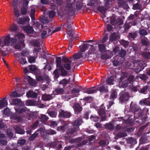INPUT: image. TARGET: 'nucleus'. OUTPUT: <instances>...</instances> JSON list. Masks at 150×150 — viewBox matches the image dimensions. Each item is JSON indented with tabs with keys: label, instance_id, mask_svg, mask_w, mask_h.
I'll return each instance as SVG.
<instances>
[{
	"label": "nucleus",
	"instance_id": "obj_6",
	"mask_svg": "<svg viewBox=\"0 0 150 150\" xmlns=\"http://www.w3.org/2000/svg\"><path fill=\"white\" fill-rule=\"evenodd\" d=\"M89 46H91L90 50L89 51V54H93L94 53V51L95 50V48H94V47L88 44H84L81 48V50L82 52H83L87 49V47H88Z\"/></svg>",
	"mask_w": 150,
	"mask_h": 150
},
{
	"label": "nucleus",
	"instance_id": "obj_18",
	"mask_svg": "<svg viewBox=\"0 0 150 150\" xmlns=\"http://www.w3.org/2000/svg\"><path fill=\"white\" fill-rule=\"evenodd\" d=\"M26 96L28 98H35L37 96V94L33 91H30L27 93Z\"/></svg>",
	"mask_w": 150,
	"mask_h": 150
},
{
	"label": "nucleus",
	"instance_id": "obj_26",
	"mask_svg": "<svg viewBox=\"0 0 150 150\" xmlns=\"http://www.w3.org/2000/svg\"><path fill=\"white\" fill-rule=\"evenodd\" d=\"M117 96V93L116 91L113 90L112 91L110 98L112 99H114L116 98Z\"/></svg>",
	"mask_w": 150,
	"mask_h": 150
},
{
	"label": "nucleus",
	"instance_id": "obj_36",
	"mask_svg": "<svg viewBox=\"0 0 150 150\" xmlns=\"http://www.w3.org/2000/svg\"><path fill=\"white\" fill-rule=\"evenodd\" d=\"M140 34L141 35H145L147 34V32L146 30L144 29H142L140 30L139 32Z\"/></svg>",
	"mask_w": 150,
	"mask_h": 150
},
{
	"label": "nucleus",
	"instance_id": "obj_47",
	"mask_svg": "<svg viewBox=\"0 0 150 150\" xmlns=\"http://www.w3.org/2000/svg\"><path fill=\"white\" fill-rule=\"evenodd\" d=\"M150 54L149 52H144L142 54V56L145 58H147Z\"/></svg>",
	"mask_w": 150,
	"mask_h": 150
},
{
	"label": "nucleus",
	"instance_id": "obj_13",
	"mask_svg": "<svg viewBox=\"0 0 150 150\" xmlns=\"http://www.w3.org/2000/svg\"><path fill=\"white\" fill-rule=\"evenodd\" d=\"M119 38V35L117 33H113L110 37L109 39L111 41L117 40Z\"/></svg>",
	"mask_w": 150,
	"mask_h": 150
},
{
	"label": "nucleus",
	"instance_id": "obj_7",
	"mask_svg": "<svg viewBox=\"0 0 150 150\" xmlns=\"http://www.w3.org/2000/svg\"><path fill=\"white\" fill-rule=\"evenodd\" d=\"M30 19L28 17H25L19 18L17 20L18 23L19 24L24 25L26 22L29 21Z\"/></svg>",
	"mask_w": 150,
	"mask_h": 150
},
{
	"label": "nucleus",
	"instance_id": "obj_52",
	"mask_svg": "<svg viewBox=\"0 0 150 150\" xmlns=\"http://www.w3.org/2000/svg\"><path fill=\"white\" fill-rule=\"evenodd\" d=\"M110 23L112 25H115L116 23L114 17H113L111 18Z\"/></svg>",
	"mask_w": 150,
	"mask_h": 150
},
{
	"label": "nucleus",
	"instance_id": "obj_2",
	"mask_svg": "<svg viewBox=\"0 0 150 150\" xmlns=\"http://www.w3.org/2000/svg\"><path fill=\"white\" fill-rule=\"evenodd\" d=\"M64 62L63 67V66L61 65V58L59 57H57L56 61L57 67V68L60 70L62 75L66 76L67 74V72L64 68L67 70H70L71 67V61L70 59L66 58L64 59Z\"/></svg>",
	"mask_w": 150,
	"mask_h": 150
},
{
	"label": "nucleus",
	"instance_id": "obj_37",
	"mask_svg": "<svg viewBox=\"0 0 150 150\" xmlns=\"http://www.w3.org/2000/svg\"><path fill=\"white\" fill-rule=\"evenodd\" d=\"M27 8L26 7H23L21 10V12L22 14L25 15L27 13Z\"/></svg>",
	"mask_w": 150,
	"mask_h": 150
},
{
	"label": "nucleus",
	"instance_id": "obj_32",
	"mask_svg": "<svg viewBox=\"0 0 150 150\" xmlns=\"http://www.w3.org/2000/svg\"><path fill=\"white\" fill-rule=\"evenodd\" d=\"M81 53H79L75 54L73 56V57L76 59H78L81 57Z\"/></svg>",
	"mask_w": 150,
	"mask_h": 150
},
{
	"label": "nucleus",
	"instance_id": "obj_42",
	"mask_svg": "<svg viewBox=\"0 0 150 150\" xmlns=\"http://www.w3.org/2000/svg\"><path fill=\"white\" fill-rule=\"evenodd\" d=\"M25 142V141L24 139H21L18 140V144L20 145H23L24 144Z\"/></svg>",
	"mask_w": 150,
	"mask_h": 150
},
{
	"label": "nucleus",
	"instance_id": "obj_16",
	"mask_svg": "<svg viewBox=\"0 0 150 150\" xmlns=\"http://www.w3.org/2000/svg\"><path fill=\"white\" fill-rule=\"evenodd\" d=\"M51 30H52L50 29H46V30L43 31L41 34L42 37V38L46 37L47 33L49 35H50V33Z\"/></svg>",
	"mask_w": 150,
	"mask_h": 150
},
{
	"label": "nucleus",
	"instance_id": "obj_53",
	"mask_svg": "<svg viewBox=\"0 0 150 150\" xmlns=\"http://www.w3.org/2000/svg\"><path fill=\"white\" fill-rule=\"evenodd\" d=\"M57 124L55 121H52L51 123L50 126L51 127H54L57 126Z\"/></svg>",
	"mask_w": 150,
	"mask_h": 150
},
{
	"label": "nucleus",
	"instance_id": "obj_30",
	"mask_svg": "<svg viewBox=\"0 0 150 150\" xmlns=\"http://www.w3.org/2000/svg\"><path fill=\"white\" fill-rule=\"evenodd\" d=\"M90 119L91 120L96 122L98 120L99 118L96 115H94L91 116Z\"/></svg>",
	"mask_w": 150,
	"mask_h": 150
},
{
	"label": "nucleus",
	"instance_id": "obj_46",
	"mask_svg": "<svg viewBox=\"0 0 150 150\" xmlns=\"http://www.w3.org/2000/svg\"><path fill=\"white\" fill-rule=\"evenodd\" d=\"M29 67H30V69L31 71H34L36 69V68L34 65H30L29 66Z\"/></svg>",
	"mask_w": 150,
	"mask_h": 150
},
{
	"label": "nucleus",
	"instance_id": "obj_38",
	"mask_svg": "<svg viewBox=\"0 0 150 150\" xmlns=\"http://www.w3.org/2000/svg\"><path fill=\"white\" fill-rule=\"evenodd\" d=\"M105 127L109 129H111L113 128V125L110 123H108L105 125Z\"/></svg>",
	"mask_w": 150,
	"mask_h": 150
},
{
	"label": "nucleus",
	"instance_id": "obj_59",
	"mask_svg": "<svg viewBox=\"0 0 150 150\" xmlns=\"http://www.w3.org/2000/svg\"><path fill=\"white\" fill-rule=\"evenodd\" d=\"M147 89V87H145L141 90V93H144L146 90Z\"/></svg>",
	"mask_w": 150,
	"mask_h": 150
},
{
	"label": "nucleus",
	"instance_id": "obj_14",
	"mask_svg": "<svg viewBox=\"0 0 150 150\" xmlns=\"http://www.w3.org/2000/svg\"><path fill=\"white\" fill-rule=\"evenodd\" d=\"M8 103L6 100V98H5L2 100H0V108L6 106L7 105Z\"/></svg>",
	"mask_w": 150,
	"mask_h": 150
},
{
	"label": "nucleus",
	"instance_id": "obj_10",
	"mask_svg": "<svg viewBox=\"0 0 150 150\" xmlns=\"http://www.w3.org/2000/svg\"><path fill=\"white\" fill-rule=\"evenodd\" d=\"M98 113L99 115L101 117L102 120H105L106 117L105 115L104 108L103 106H102L101 108H100L98 111Z\"/></svg>",
	"mask_w": 150,
	"mask_h": 150
},
{
	"label": "nucleus",
	"instance_id": "obj_21",
	"mask_svg": "<svg viewBox=\"0 0 150 150\" xmlns=\"http://www.w3.org/2000/svg\"><path fill=\"white\" fill-rule=\"evenodd\" d=\"M81 118H80L79 120H75L73 124L74 126H75L76 127L77 129L78 128L79 126L81 125Z\"/></svg>",
	"mask_w": 150,
	"mask_h": 150
},
{
	"label": "nucleus",
	"instance_id": "obj_1",
	"mask_svg": "<svg viewBox=\"0 0 150 150\" xmlns=\"http://www.w3.org/2000/svg\"><path fill=\"white\" fill-rule=\"evenodd\" d=\"M25 35L22 33H19L16 34L13 38L11 39V42L16 49H20L25 47L23 39Z\"/></svg>",
	"mask_w": 150,
	"mask_h": 150
},
{
	"label": "nucleus",
	"instance_id": "obj_31",
	"mask_svg": "<svg viewBox=\"0 0 150 150\" xmlns=\"http://www.w3.org/2000/svg\"><path fill=\"white\" fill-rule=\"evenodd\" d=\"M39 131V130L35 132V133L32 135L29 138V139L30 140H33L38 135V132Z\"/></svg>",
	"mask_w": 150,
	"mask_h": 150
},
{
	"label": "nucleus",
	"instance_id": "obj_20",
	"mask_svg": "<svg viewBox=\"0 0 150 150\" xmlns=\"http://www.w3.org/2000/svg\"><path fill=\"white\" fill-rule=\"evenodd\" d=\"M14 128L16 132L17 133L21 134H23L25 133V131L18 127L15 126L14 127Z\"/></svg>",
	"mask_w": 150,
	"mask_h": 150
},
{
	"label": "nucleus",
	"instance_id": "obj_55",
	"mask_svg": "<svg viewBox=\"0 0 150 150\" xmlns=\"http://www.w3.org/2000/svg\"><path fill=\"white\" fill-rule=\"evenodd\" d=\"M54 76L55 77L57 78L59 76V75L58 74L57 69H56L54 72Z\"/></svg>",
	"mask_w": 150,
	"mask_h": 150
},
{
	"label": "nucleus",
	"instance_id": "obj_44",
	"mask_svg": "<svg viewBox=\"0 0 150 150\" xmlns=\"http://www.w3.org/2000/svg\"><path fill=\"white\" fill-rule=\"evenodd\" d=\"M49 115L51 117H55L56 115L54 111H49L48 112Z\"/></svg>",
	"mask_w": 150,
	"mask_h": 150
},
{
	"label": "nucleus",
	"instance_id": "obj_60",
	"mask_svg": "<svg viewBox=\"0 0 150 150\" xmlns=\"http://www.w3.org/2000/svg\"><path fill=\"white\" fill-rule=\"evenodd\" d=\"M61 29V28L60 27H58L57 28H56L54 30L52 33H55L57 31H58L59 30Z\"/></svg>",
	"mask_w": 150,
	"mask_h": 150
},
{
	"label": "nucleus",
	"instance_id": "obj_34",
	"mask_svg": "<svg viewBox=\"0 0 150 150\" xmlns=\"http://www.w3.org/2000/svg\"><path fill=\"white\" fill-rule=\"evenodd\" d=\"M48 119V118L47 116L45 115H42L41 116V118H40V120L42 122H43L47 120Z\"/></svg>",
	"mask_w": 150,
	"mask_h": 150
},
{
	"label": "nucleus",
	"instance_id": "obj_43",
	"mask_svg": "<svg viewBox=\"0 0 150 150\" xmlns=\"http://www.w3.org/2000/svg\"><path fill=\"white\" fill-rule=\"evenodd\" d=\"M20 63L22 65L25 64L27 63V62L25 59L21 58L20 61Z\"/></svg>",
	"mask_w": 150,
	"mask_h": 150
},
{
	"label": "nucleus",
	"instance_id": "obj_22",
	"mask_svg": "<svg viewBox=\"0 0 150 150\" xmlns=\"http://www.w3.org/2000/svg\"><path fill=\"white\" fill-rule=\"evenodd\" d=\"M99 51L101 52H104L105 51V46L104 44H98Z\"/></svg>",
	"mask_w": 150,
	"mask_h": 150
},
{
	"label": "nucleus",
	"instance_id": "obj_33",
	"mask_svg": "<svg viewBox=\"0 0 150 150\" xmlns=\"http://www.w3.org/2000/svg\"><path fill=\"white\" fill-rule=\"evenodd\" d=\"M35 9L34 8H32L31 11L30 12V16L31 17V19L32 20H34L33 18L34 16L35 15Z\"/></svg>",
	"mask_w": 150,
	"mask_h": 150
},
{
	"label": "nucleus",
	"instance_id": "obj_40",
	"mask_svg": "<svg viewBox=\"0 0 150 150\" xmlns=\"http://www.w3.org/2000/svg\"><path fill=\"white\" fill-rule=\"evenodd\" d=\"M15 109L16 111L18 113H22L25 111V110L24 108L19 109L15 108Z\"/></svg>",
	"mask_w": 150,
	"mask_h": 150
},
{
	"label": "nucleus",
	"instance_id": "obj_19",
	"mask_svg": "<svg viewBox=\"0 0 150 150\" xmlns=\"http://www.w3.org/2000/svg\"><path fill=\"white\" fill-rule=\"evenodd\" d=\"M18 28V27L16 25L13 24V25H11L8 28V29L11 32L16 31Z\"/></svg>",
	"mask_w": 150,
	"mask_h": 150
},
{
	"label": "nucleus",
	"instance_id": "obj_17",
	"mask_svg": "<svg viewBox=\"0 0 150 150\" xmlns=\"http://www.w3.org/2000/svg\"><path fill=\"white\" fill-rule=\"evenodd\" d=\"M115 77L113 76L109 78L107 80V82L109 85H113L115 84Z\"/></svg>",
	"mask_w": 150,
	"mask_h": 150
},
{
	"label": "nucleus",
	"instance_id": "obj_58",
	"mask_svg": "<svg viewBox=\"0 0 150 150\" xmlns=\"http://www.w3.org/2000/svg\"><path fill=\"white\" fill-rule=\"evenodd\" d=\"M12 119L14 120H18V117L16 115H13L11 117Z\"/></svg>",
	"mask_w": 150,
	"mask_h": 150
},
{
	"label": "nucleus",
	"instance_id": "obj_62",
	"mask_svg": "<svg viewBox=\"0 0 150 150\" xmlns=\"http://www.w3.org/2000/svg\"><path fill=\"white\" fill-rule=\"evenodd\" d=\"M70 29H72L71 28V24H68L67 27V30H70Z\"/></svg>",
	"mask_w": 150,
	"mask_h": 150
},
{
	"label": "nucleus",
	"instance_id": "obj_15",
	"mask_svg": "<svg viewBox=\"0 0 150 150\" xmlns=\"http://www.w3.org/2000/svg\"><path fill=\"white\" fill-rule=\"evenodd\" d=\"M75 113H78L81 111V107L80 105L77 103H75L73 107Z\"/></svg>",
	"mask_w": 150,
	"mask_h": 150
},
{
	"label": "nucleus",
	"instance_id": "obj_27",
	"mask_svg": "<svg viewBox=\"0 0 150 150\" xmlns=\"http://www.w3.org/2000/svg\"><path fill=\"white\" fill-rule=\"evenodd\" d=\"M69 81V80L64 79L60 81L59 83L60 84H62L63 86H65L68 84Z\"/></svg>",
	"mask_w": 150,
	"mask_h": 150
},
{
	"label": "nucleus",
	"instance_id": "obj_50",
	"mask_svg": "<svg viewBox=\"0 0 150 150\" xmlns=\"http://www.w3.org/2000/svg\"><path fill=\"white\" fill-rule=\"evenodd\" d=\"M68 34L70 36H71L73 35V33L72 29H70L68 30H67Z\"/></svg>",
	"mask_w": 150,
	"mask_h": 150
},
{
	"label": "nucleus",
	"instance_id": "obj_11",
	"mask_svg": "<svg viewBox=\"0 0 150 150\" xmlns=\"http://www.w3.org/2000/svg\"><path fill=\"white\" fill-rule=\"evenodd\" d=\"M33 27L35 28L36 30H37V32L40 31L41 29L43 28L42 26V25H40V23L38 22L34 23Z\"/></svg>",
	"mask_w": 150,
	"mask_h": 150
},
{
	"label": "nucleus",
	"instance_id": "obj_23",
	"mask_svg": "<svg viewBox=\"0 0 150 150\" xmlns=\"http://www.w3.org/2000/svg\"><path fill=\"white\" fill-rule=\"evenodd\" d=\"M52 98V97L50 95L46 94L43 95L42 97V99L44 100H49Z\"/></svg>",
	"mask_w": 150,
	"mask_h": 150
},
{
	"label": "nucleus",
	"instance_id": "obj_25",
	"mask_svg": "<svg viewBox=\"0 0 150 150\" xmlns=\"http://www.w3.org/2000/svg\"><path fill=\"white\" fill-rule=\"evenodd\" d=\"M10 113V110L8 108L5 109L3 111V116L6 117L8 116Z\"/></svg>",
	"mask_w": 150,
	"mask_h": 150
},
{
	"label": "nucleus",
	"instance_id": "obj_4",
	"mask_svg": "<svg viewBox=\"0 0 150 150\" xmlns=\"http://www.w3.org/2000/svg\"><path fill=\"white\" fill-rule=\"evenodd\" d=\"M126 74H123L124 77L122 76L118 79V81L120 87H125L127 86L128 83L132 82L134 79V76H130L128 78L126 76Z\"/></svg>",
	"mask_w": 150,
	"mask_h": 150
},
{
	"label": "nucleus",
	"instance_id": "obj_48",
	"mask_svg": "<svg viewBox=\"0 0 150 150\" xmlns=\"http://www.w3.org/2000/svg\"><path fill=\"white\" fill-rule=\"evenodd\" d=\"M7 134L8 136L11 138L13 137V134L12 133V131L11 130H7Z\"/></svg>",
	"mask_w": 150,
	"mask_h": 150
},
{
	"label": "nucleus",
	"instance_id": "obj_3",
	"mask_svg": "<svg viewBox=\"0 0 150 150\" xmlns=\"http://www.w3.org/2000/svg\"><path fill=\"white\" fill-rule=\"evenodd\" d=\"M10 41V38L9 35L5 37L3 42H2L0 39V51L3 56H4L8 54V49L7 47L9 45Z\"/></svg>",
	"mask_w": 150,
	"mask_h": 150
},
{
	"label": "nucleus",
	"instance_id": "obj_61",
	"mask_svg": "<svg viewBox=\"0 0 150 150\" xmlns=\"http://www.w3.org/2000/svg\"><path fill=\"white\" fill-rule=\"evenodd\" d=\"M107 29L108 31H110L112 29V27L111 25H108L107 26Z\"/></svg>",
	"mask_w": 150,
	"mask_h": 150
},
{
	"label": "nucleus",
	"instance_id": "obj_54",
	"mask_svg": "<svg viewBox=\"0 0 150 150\" xmlns=\"http://www.w3.org/2000/svg\"><path fill=\"white\" fill-rule=\"evenodd\" d=\"M5 139H0V143L3 145H5L6 144V142L4 140Z\"/></svg>",
	"mask_w": 150,
	"mask_h": 150
},
{
	"label": "nucleus",
	"instance_id": "obj_5",
	"mask_svg": "<svg viewBox=\"0 0 150 150\" xmlns=\"http://www.w3.org/2000/svg\"><path fill=\"white\" fill-rule=\"evenodd\" d=\"M129 98V95L127 92L124 91L121 92L120 94V100L122 102L127 101Z\"/></svg>",
	"mask_w": 150,
	"mask_h": 150
},
{
	"label": "nucleus",
	"instance_id": "obj_28",
	"mask_svg": "<svg viewBox=\"0 0 150 150\" xmlns=\"http://www.w3.org/2000/svg\"><path fill=\"white\" fill-rule=\"evenodd\" d=\"M24 93L23 94L21 95L20 94H18V93L15 91H13L10 95V96L11 97L14 98L16 97H20L22 96Z\"/></svg>",
	"mask_w": 150,
	"mask_h": 150
},
{
	"label": "nucleus",
	"instance_id": "obj_8",
	"mask_svg": "<svg viewBox=\"0 0 150 150\" xmlns=\"http://www.w3.org/2000/svg\"><path fill=\"white\" fill-rule=\"evenodd\" d=\"M21 27L28 34H32L34 32V30L31 26H21Z\"/></svg>",
	"mask_w": 150,
	"mask_h": 150
},
{
	"label": "nucleus",
	"instance_id": "obj_29",
	"mask_svg": "<svg viewBox=\"0 0 150 150\" xmlns=\"http://www.w3.org/2000/svg\"><path fill=\"white\" fill-rule=\"evenodd\" d=\"M96 91V90L94 88H92L87 89L84 91V92L88 94H90L94 93Z\"/></svg>",
	"mask_w": 150,
	"mask_h": 150
},
{
	"label": "nucleus",
	"instance_id": "obj_35",
	"mask_svg": "<svg viewBox=\"0 0 150 150\" xmlns=\"http://www.w3.org/2000/svg\"><path fill=\"white\" fill-rule=\"evenodd\" d=\"M35 58L34 57L31 56L28 59V61L30 63H34L35 62Z\"/></svg>",
	"mask_w": 150,
	"mask_h": 150
},
{
	"label": "nucleus",
	"instance_id": "obj_51",
	"mask_svg": "<svg viewBox=\"0 0 150 150\" xmlns=\"http://www.w3.org/2000/svg\"><path fill=\"white\" fill-rule=\"evenodd\" d=\"M55 15V13L53 11H51L49 13V16L50 17L52 18Z\"/></svg>",
	"mask_w": 150,
	"mask_h": 150
},
{
	"label": "nucleus",
	"instance_id": "obj_56",
	"mask_svg": "<svg viewBox=\"0 0 150 150\" xmlns=\"http://www.w3.org/2000/svg\"><path fill=\"white\" fill-rule=\"evenodd\" d=\"M40 50V48H35V49L34 51V53L35 54V53H36V55H37L38 53L39 52V51Z\"/></svg>",
	"mask_w": 150,
	"mask_h": 150
},
{
	"label": "nucleus",
	"instance_id": "obj_45",
	"mask_svg": "<svg viewBox=\"0 0 150 150\" xmlns=\"http://www.w3.org/2000/svg\"><path fill=\"white\" fill-rule=\"evenodd\" d=\"M14 13L15 16L17 17H18L20 16V14L19 11L16 9H14Z\"/></svg>",
	"mask_w": 150,
	"mask_h": 150
},
{
	"label": "nucleus",
	"instance_id": "obj_24",
	"mask_svg": "<svg viewBox=\"0 0 150 150\" xmlns=\"http://www.w3.org/2000/svg\"><path fill=\"white\" fill-rule=\"evenodd\" d=\"M139 103L142 105H146L150 106V101H148L146 99L141 100L139 102Z\"/></svg>",
	"mask_w": 150,
	"mask_h": 150
},
{
	"label": "nucleus",
	"instance_id": "obj_9",
	"mask_svg": "<svg viewBox=\"0 0 150 150\" xmlns=\"http://www.w3.org/2000/svg\"><path fill=\"white\" fill-rule=\"evenodd\" d=\"M10 103L12 105H17L19 106L22 105L23 103L20 99H13L10 100Z\"/></svg>",
	"mask_w": 150,
	"mask_h": 150
},
{
	"label": "nucleus",
	"instance_id": "obj_12",
	"mask_svg": "<svg viewBox=\"0 0 150 150\" xmlns=\"http://www.w3.org/2000/svg\"><path fill=\"white\" fill-rule=\"evenodd\" d=\"M60 116L66 118L70 117L71 116V114L69 112H65L64 111H61L59 113Z\"/></svg>",
	"mask_w": 150,
	"mask_h": 150
},
{
	"label": "nucleus",
	"instance_id": "obj_49",
	"mask_svg": "<svg viewBox=\"0 0 150 150\" xmlns=\"http://www.w3.org/2000/svg\"><path fill=\"white\" fill-rule=\"evenodd\" d=\"M108 39V36L107 35H106L103 38L101 42L102 43H105V41Z\"/></svg>",
	"mask_w": 150,
	"mask_h": 150
},
{
	"label": "nucleus",
	"instance_id": "obj_57",
	"mask_svg": "<svg viewBox=\"0 0 150 150\" xmlns=\"http://www.w3.org/2000/svg\"><path fill=\"white\" fill-rule=\"evenodd\" d=\"M126 54V52L123 50H122L120 54L122 57L124 56Z\"/></svg>",
	"mask_w": 150,
	"mask_h": 150
},
{
	"label": "nucleus",
	"instance_id": "obj_64",
	"mask_svg": "<svg viewBox=\"0 0 150 150\" xmlns=\"http://www.w3.org/2000/svg\"><path fill=\"white\" fill-rule=\"evenodd\" d=\"M142 43L144 45H146L148 44V42L146 40H143L142 41Z\"/></svg>",
	"mask_w": 150,
	"mask_h": 150
},
{
	"label": "nucleus",
	"instance_id": "obj_41",
	"mask_svg": "<svg viewBox=\"0 0 150 150\" xmlns=\"http://www.w3.org/2000/svg\"><path fill=\"white\" fill-rule=\"evenodd\" d=\"M79 91L76 89H74L72 91L73 93H75L76 94L75 96H77L78 95V93Z\"/></svg>",
	"mask_w": 150,
	"mask_h": 150
},
{
	"label": "nucleus",
	"instance_id": "obj_63",
	"mask_svg": "<svg viewBox=\"0 0 150 150\" xmlns=\"http://www.w3.org/2000/svg\"><path fill=\"white\" fill-rule=\"evenodd\" d=\"M5 135L3 134H0V139H5Z\"/></svg>",
	"mask_w": 150,
	"mask_h": 150
},
{
	"label": "nucleus",
	"instance_id": "obj_39",
	"mask_svg": "<svg viewBox=\"0 0 150 150\" xmlns=\"http://www.w3.org/2000/svg\"><path fill=\"white\" fill-rule=\"evenodd\" d=\"M99 91L100 92H107V89H106L103 86H102L99 88Z\"/></svg>",
	"mask_w": 150,
	"mask_h": 150
}]
</instances>
